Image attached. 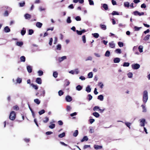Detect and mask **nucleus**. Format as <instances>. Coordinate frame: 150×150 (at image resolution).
<instances>
[{
  "label": "nucleus",
  "mask_w": 150,
  "mask_h": 150,
  "mask_svg": "<svg viewBox=\"0 0 150 150\" xmlns=\"http://www.w3.org/2000/svg\"><path fill=\"white\" fill-rule=\"evenodd\" d=\"M3 8H4L6 10L5 11V12L3 14V15L4 16H8L9 15V13L11 12L12 10V8L7 6H4Z\"/></svg>",
  "instance_id": "1"
},
{
  "label": "nucleus",
  "mask_w": 150,
  "mask_h": 150,
  "mask_svg": "<svg viewBox=\"0 0 150 150\" xmlns=\"http://www.w3.org/2000/svg\"><path fill=\"white\" fill-rule=\"evenodd\" d=\"M148 99V93L146 90L144 91L143 93V101L144 103H146Z\"/></svg>",
  "instance_id": "2"
},
{
  "label": "nucleus",
  "mask_w": 150,
  "mask_h": 150,
  "mask_svg": "<svg viewBox=\"0 0 150 150\" xmlns=\"http://www.w3.org/2000/svg\"><path fill=\"white\" fill-rule=\"evenodd\" d=\"M16 114L15 112L14 111H11L9 116V118L11 120H14L16 118Z\"/></svg>",
  "instance_id": "3"
},
{
  "label": "nucleus",
  "mask_w": 150,
  "mask_h": 150,
  "mask_svg": "<svg viewBox=\"0 0 150 150\" xmlns=\"http://www.w3.org/2000/svg\"><path fill=\"white\" fill-rule=\"evenodd\" d=\"M140 67V65L138 64H133L132 65V67L133 69H137Z\"/></svg>",
  "instance_id": "4"
},
{
  "label": "nucleus",
  "mask_w": 150,
  "mask_h": 150,
  "mask_svg": "<svg viewBox=\"0 0 150 150\" xmlns=\"http://www.w3.org/2000/svg\"><path fill=\"white\" fill-rule=\"evenodd\" d=\"M133 13L135 16L139 15L141 16L143 15L144 14V13L143 12H139L137 11H135L133 12Z\"/></svg>",
  "instance_id": "5"
},
{
  "label": "nucleus",
  "mask_w": 150,
  "mask_h": 150,
  "mask_svg": "<svg viewBox=\"0 0 150 150\" xmlns=\"http://www.w3.org/2000/svg\"><path fill=\"white\" fill-rule=\"evenodd\" d=\"M139 121L140 123V125L141 127H144L146 122L145 120L144 119H140Z\"/></svg>",
  "instance_id": "6"
},
{
  "label": "nucleus",
  "mask_w": 150,
  "mask_h": 150,
  "mask_svg": "<svg viewBox=\"0 0 150 150\" xmlns=\"http://www.w3.org/2000/svg\"><path fill=\"white\" fill-rule=\"evenodd\" d=\"M45 91L44 90H43V91H42V93H41L40 95H39V93L38 92H37L36 94V96H43L44 97L45 96Z\"/></svg>",
  "instance_id": "7"
},
{
  "label": "nucleus",
  "mask_w": 150,
  "mask_h": 150,
  "mask_svg": "<svg viewBox=\"0 0 150 150\" xmlns=\"http://www.w3.org/2000/svg\"><path fill=\"white\" fill-rule=\"evenodd\" d=\"M67 58V57L65 56L62 57H59L58 59V60L59 62H60L66 59Z\"/></svg>",
  "instance_id": "8"
},
{
  "label": "nucleus",
  "mask_w": 150,
  "mask_h": 150,
  "mask_svg": "<svg viewBox=\"0 0 150 150\" xmlns=\"http://www.w3.org/2000/svg\"><path fill=\"white\" fill-rule=\"evenodd\" d=\"M65 99L66 101L68 102H70L72 100V97L69 95L66 96Z\"/></svg>",
  "instance_id": "9"
},
{
  "label": "nucleus",
  "mask_w": 150,
  "mask_h": 150,
  "mask_svg": "<svg viewBox=\"0 0 150 150\" xmlns=\"http://www.w3.org/2000/svg\"><path fill=\"white\" fill-rule=\"evenodd\" d=\"M27 69L29 73H31L32 71V67L28 65L27 67Z\"/></svg>",
  "instance_id": "10"
},
{
  "label": "nucleus",
  "mask_w": 150,
  "mask_h": 150,
  "mask_svg": "<svg viewBox=\"0 0 150 150\" xmlns=\"http://www.w3.org/2000/svg\"><path fill=\"white\" fill-rule=\"evenodd\" d=\"M36 82L38 84H41L42 83V79L40 78H37L36 80Z\"/></svg>",
  "instance_id": "11"
},
{
  "label": "nucleus",
  "mask_w": 150,
  "mask_h": 150,
  "mask_svg": "<svg viewBox=\"0 0 150 150\" xmlns=\"http://www.w3.org/2000/svg\"><path fill=\"white\" fill-rule=\"evenodd\" d=\"M109 47L111 48H114L115 47V45L113 41H112L109 43Z\"/></svg>",
  "instance_id": "12"
},
{
  "label": "nucleus",
  "mask_w": 150,
  "mask_h": 150,
  "mask_svg": "<svg viewBox=\"0 0 150 150\" xmlns=\"http://www.w3.org/2000/svg\"><path fill=\"white\" fill-rule=\"evenodd\" d=\"M94 149L96 150H98L102 148L103 146H102L94 145Z\"/></svg>",
  "instance_id": "13"
},
{
  "label": "nucleus",
  "mask_w": 150,
  "mask_h": 150,
  "mask_svg": "<svg viewBox=\"0 0 150 150\" xmlns=\"http://www.w3.org/2000/svg\"><path fill=\"white\" fill-rule=\"evenodd\" d=\"M120 61V59L118 57H116L114 58L113 62L114 63H118Z\"/></svg>",
  "instance_id": "14"
},
{
  "label": "nucleus",
  "mask_w": 150,
  "mask_h": 150,
  "mask_svg": "<svg viewBox=\"0 0 150 150\" xmlns=\"http://www.w3.org/2000/svg\"><path fill=\"white\" fill-rule=\"evenodd\" d=\"M42 25V24L40 22H38L36 24V26L39 28H40Z\"/></svg>",
  "instance_id": "15"
},
{
  "label": "nucleus",
  "mask_w": 150,
  "mask_h": 150,
  "mask_svg": "<svg viewBox=\"0 0 150 150\" xmlns=\"http://www.w3.org/2000/svg\"><path fill=\"white\" fill-rule=\"evenodd\" d=\"M4 30L6 33H8L11 30L7 26L4 28Z\"/></svg>",
  "instance_id": "16"
},
{
  "label": "nucleus",
  "mask_w": 150,
  "mask_h": 150,
  "mask_svg": "<svg viewBox=\"0 0 150 150\" xmlns=\"http://www.w3.org/2000/svg\"><path fill=\"white\" fill-rule=\"evenodd\" d=\"M23 45V42H16V45L19 46L21 47Z\"/></svg>",
  "instance_id": "17"
},
{
  "label": "nucleus",
  "mask_w": 150,
  "mask_h": 150,
  "mask_svg": "<svg viewBox=\"0 0 150 150\" xmlns=\"http://www.w3.org/2000/svg\"><path fill=\"white\" fill-rule=\"evenodd\" d=\"M24 17L26 19H30L31 17V16L28 13H26L25 14Z\"/></svg>",
  "instance_id": "18"
},
{
  "label": "nucleus",
  "mask_w": 150,
  "mask_h": 150,
  "mask_svg": "<svg viewBox=\"0 0 150 150\" xmlns=\"http://www.w3.org/2000/svg\"><path fill=\"white\" fill-rule=\"evenodd\" d=\"M103 7L105 9V10H107L108 9V6L107 4H102Z\"/></svg>",
  "instance_id": "19"
},
{
  "label": "nucleus",
  "mask_w": 150,
  "mask_h": 150,
  "mask_svg": "<svg viewBox=\"0 0 150 150\" xmlns=\"http://www.w3.org/2000/svg\"><path fill=\"white\" fill-rule=\"evenodd\" d=\"M50 125L49 126V127L51 129H53L55 127V125L54 124L52 123V122H50Z\"/></svg>",
  "instance_id": "20"
},
{
  "label": "nucleus",
  "mask_w": 150,
  "mask_h": 150,
  "mask_svg": "<svg viewBox=\"0 0 150 150\" xmlns=\"http://www.w3.org/2000/svg\"><path fill=\"white\" fill-rule=\"evenodd\" d=\"M86 91L88 93H89L91 91V88H90V86H88L86 87Z\"/></svg>",
  "instance_id": "21"
},
{
  "label": "nucleus",
  "mask_w": 150,
  "mask_h": 150,
  "mask_svg": "<svg viewBox=\"0 0 150 150\" xmlns=\"http://www.w3.org/2000/svg\"><path fill=\"white\" fill-rule=\"evenodd\" d=\"M88 140V138L87 136H85L83 137V139H82L81 141V142H83L84 141H87Z\"/></svg>",
  "instance_id": "22"
},
{
  "label": "nucleus",
  "mask_w": 150,
  "mask_h": 150,
  "mask_svg": "<svg viewBox=\"0 0 150 150\" xmlns=\"http://www.w3.org/2000/svg\"><path fill=\"white\" fill-rule=\"evenodd\" d=\"M25 33L26 29L25 28H23L22 30L21 31V34L22 35H23L25 34Z\"/></svg>",
  "instance_id": "23"
},
{
  "label": "nucleus",
  "mask_w": 150,
  "mask_h": 150,
  "mask_svg": "<svg viewBox=\"0 0 150 150\" xmlns=\"http://www.w3.org/2000/svg\"><path fill=\"white\" fill-rule=\"evenodd\" d=\"M93 115L97 118H98L100 116L98 112H93Z\"/></svg>",
  "instance_id": "24"
},
{
  "label": "nucleus",
  "mask_w": 150,
  "mask_h": 150,
  "mask_svg": "<svg viewBox=\"0 0 150 150\" xmlns=\"http://www.w3.org/2000/svg\"><path fill=\"white\" fill-rule=\"evenodd\" d=\"M103 96L102 95H100L98 97V99L100 101H103Z\"/></svg>",
  "instance_id": "25"
},
{
  "label": "nucleus",
  "mask_w": 150,
  "mask_h": 150,
  "mask_svg": "<svg viewBox=\"0 0 150 150\" xmlns=\"http://www.w3.org/2000/svg\"><path fill=\"white\" fill-rule=\"evenodd\" d=\"M100 27L101 29L103 30H105L106 29V26L104 25L100 24Z\"/></svg>",
  "instance_id": "26"
},
{
  "label": "nucleus",
  "mask_w": 150,
  "mask_h": 150,
  "mask_svg": "<svg viewBox=\"0 0 150 150\" xmlns=\"http://www.w3.org/2000/svg\"><path fill=\"white\" fill-rule=\"evenodd\" d=\"M82 88V87L80 85H78L76 87V90L78 91H81Z\"/></svg>",
  "instance_id": "27"
},
{
  "label": "nucleus",
  "mask_w": 150,
  "mask_h": 150,
  "mask_svg": "<svg viewBox=\"0 0 150 150\" xmlns=\"http://www.w3.org/2000/svg\"><path fill=\"white\" fill-rule=\"evenodd\" d=\"M34 102L35 103L37 104V105H39L40 103V101L37 98L34 99Z\"/></svg>",
  "instance_id": "28"
},
{
  "label": "nucleus",
  "mask_w": 150,
  "mask_h": 150,
  "mask_svg": "<svg viewBox=\"0 0 150 150\" xmlns=\"http://www.w3.org/2000/svg\"><path fill=\"white\" fill-rule=\"evenodd\" d=\"M141 107H142V112H146V109L145 107V106L144 105H141Z\"/></svg>",
  "instance_id": "29"
},
{
  "label": "nucleus",
  "mask_w": 150,
  "mask_h": 150,
  "mask_svg": "<svg viewBox=\"0 0 150 150\" xmlns=\"http://www.w3.org/2000/svg\"><path fill=\"white\" fill-rule=\"evenodd\" d=\"M65 136V132H63L62 133L59 134L58 135V137L60 138H62Z\"/></svg>",
  "instance_id": "30"
},
{
  "label": "nucleus",
  "mask_w": 150,
  "mask_h": 150,
  "mask_svg": "<svg viewBox=\"0 0 150 150\" xmlns=\"http://www.w3.org/2000/svg\"><path fill=\"white\" fill-rule=\"evenodd\" d=\"M143 46L142 45H140L138 47V49L140 52L142 53L143 52Z\"/></svg>",
  "instance_id": "31"
},
{
  "label": "nucleus",
  "mask_w": 150,
  "mask_h": 150,
  "mask_svg": "<svg viewBox=\"0 0 150 150\" xmlns=\"http://www.w3.org/2000/svg\"><path fill=\"white\" fill-rule=\"evenodd\" d=\"M67 23L69 24L71 22V19L70 17H68L67 19Z\"/></svg>",
  "instance_id": "32"
},
{
  "label": "nucleus",
  "mask_w": 150,
  "mask_h": 150,
  "mask_svg": "<svg viewBox=\"0 0 150 150\" xmlns=\"http://www.w3.org/2000/svg\"><path fill=\"white\" fill-rule=\"evenodd\" d=\"M60 144H61L62 145L65 146H68L69 148L70 149H72V148L69 146H68L67 144H65L64 142H60Z\"/></svg>",
  "instance_id": "33"
},
{
  "label": "nucleus",
  "mask_w": 150,
  "mask_h": 150,
  "mask_svg": "<svg viewBox=\"0 0 150 150\" xmlns=\"http://www.w3.org/2000/svg\"><path fill=\"white\" fill-rule=\"evenodd\" d=\"M150 35H147L144 39V40L145 41H147L150 38Z\"/></svg>",
  "instance_id": "34"
},
{
  "label": "nucleus",
  "mask_w": 150,
  "mask_h": 150,
  "mask_svg": "<svg viewBox=\"0 0 150 150\" xmlns=\"http://www.w3.org/2000/svg\"><path fill=\"white\" fill-rule=\"evenodd\" d=\"M110 51L108 50H107L105 54V57H109L110 55Z\"/></svg>",
  "instance_id": "35"
},
{
  "label": "nucleus",
  "mask_w": 150,
  "mask_h": 150,
  "mask_svg": "<svg viewBox=\"0 0 150 150\" xmlns=\"http://www.w3.org/2000/svg\"><path fill=\"white\" fill-rule=\"evenodd\" d=\"M38 76H42L43 74V73L42 71L40 70L38 71Z\"/></svg>",
  "instance_id": "36"
},
{
  "label": "nucleus",
  "mask_w": 150,
  "mask_h": 150,
  "mask_svg": "<svg viewBox=\"0 0 150 150\" xmlns=\"http://www.w3.org/2000/svg\"><path fill=\"white\" fill-rule=\"evenodd\" d=\"M65 85H66V86H68L70 84V82L69 80L67 79H66L65 81Z\"/></svg>",
  "instance_id": "37"
},
{
  "label": "nucleus",
  "mask_w": 150,
  "mask_h": 150,
  "mask_svg": "<svg viewBox=\"0 0 150 150\" xmlns=\"http://www.w3.org/2000/svg\"><path fill=\"white\" fill-rule=\"evenodd\" d=\"M92 35L95 38H98L99 36V35L98 33H92Z\"/></svg>",
  "instance_id": "38"
},
{
  "label": "nucleus",
  "mask_w": 150,
  "mask_h": 150,
  "mask_svg": "<svg viewBox=\"0 0 150 150\" xmlns=\"http://www.w3.org/2000/svg\"><path fill=\"white\" fill-rule=\"evenodd\" d=\"M20 60L21 62H24L25 60V57L24 56H22L20 57Z\"/></svg>",
  "instance_id": "39"
},
{
  "label": "nucleus",
  "mask_w": 150,
  "mask_h": 150,
  "mask_svg": "<svg viewBox=\"0 0 150 150\" xmlns=\"http://www.w3.org/2000/svg\"><path fill=\"white\" fill-rule=\"evenodd\" d=\"M31 86L35 90H37L38 88V87L37 85H35L33 83L31 84Z\"/></svg>",
  "instance_id": "40"
},
{
  "label": "nucleus",
  "mask_w": 150,
  "mask_h": 150,
  "mask_svg": "<svg viewBox=\"0 0 150 150\" xmlns=\"http://www.w3.org/2000/svg\"><path fill=\"white\" fill-rule=\"evenodd\" d=\"M99 109L100 107L98 106H95L93 108V110L95 111L99 110Z\"/></svg>",
  "instance_id": "41"
},
{
  "label": "nucleus",
  "mask_w": 150,
  "mask_h": 150,
  "mask_svg": "<svg viewBox=\"0 0 150 150\" xmlns=\"http://www.w3.org/2000/svg\"><path fill=\"white\" fill-rule=\"evenodd\" d=\"M78 134V130H75L74 131V132L73 133V136L74 137H76Z\"/></svg>",
  "instance_id": "42"
},
{
  "label": "nucleus",
  "mask_w": 150,
  "mask_h": 150,
  "mask_svg": "<svg viewBox=\"0 0 150 150\" xmlns=\"http://www.w3.org/2000/svg\"><path fill=\"white\" fill-rule=\"evenodd\" d=\"M98 86H100V87L101 88H103V84L101 82H100L98 83Z\"/></svg>",
  "instance_id": "43"
},
{
  "label": "nucleus",
  "mask_w": 150,
  "mask_h": 150,
  "mask_svg": "<svg viewBox=\"0 0 150 150\" xmlns=\"http://www.w3.org/2000/svg\"><path fill=\"white\" fill-rule=\"evenodd\" d=\"M61 45L60 44H58L56 47V49L58 50H60L61 49Z\"/></svg>",
  "instance_id": "44"
},
{
  "label": "nucleus",
  "mask_w": 150,
  "mask_h": 150,
  "mask_svg": "<svg viewBox=\"0 0 150 150\" xmlns=\"http://www.w3.org/2000/svg\"><path fill=\"white\" fill-rule=\"evenodd\" d=\"M115 52L117 54H121V50L120 49H116Z\"/></svg>",
  "instance_id": "45"
},
{
  "label": "nucleus",
  "mask_w": 150,
  "mask_h": 150,
  "mask_svg": "<svg viewBox=\"0 0 150 150\" xmlns=\"http://www.w3.org/2000/svg\"><path fill=\"white\" fill-rule=\"evenodd\" d=\"M128 76V78H132L133 76V74L131 72H129L127 74Z\"/></svg>",
  "instance_id": "46"
},
{
  "label": "nucleus",
  "mask_w": 150,
  "mask_h": 150,
  "mask_svg": "<svg viewBox=\"0 0 150 150\" xmlns=\"http://www.w3.org/2000/svg\"><path fill=\"white\" fill-rule=\"evenodd\" d=\"M88 76L89 78H91L93 77V74L92 72H90L88 73Z\"/></svg>",
  "instance_id": "47"
},
{
  "label": "nucleus",
  "mask_w": 150,
  "mask_h": 150,
  "mask_svg": "<svg viewBox=\"0 0 150 150\" xmlns=\"http://www.w3.org/2000/svg\"><path fill=\"white\" fill-rule=\"evenodd\" d=\"M141 28L142 27H138L136 26H135L134 28V30L135 31H139Z\"/></svg>",
  "instance_id": "48"
},
{
  "label": "nucleus",
  "mask_w": 150,
  "mask_h": 150,
  "mask_svg": "<svg viewBox=\"0 0 150 150\" xmlns=\"http://www.w3.org/2000/svg\"><path fill=\"white\" fill-rule=\"evenodd\" d=\"M129 62H124L123 65V66L124 67H128L129 65Z\"/></svg>",
  "instance_id": "49"
},
{
  "label": "nucleus",
  "mask_w": 150,
  "mask_h": 150,
  "mask_svg": "<svg viewBox=\"0 0 150 150\" xmlns=\"http://www.w3.org/2000/svg\"><path fill=\"white\" fill-rule=\"evenodd\" d=\"M112 14L113 15H119V13L118 12L115 11H113L112 13Z\"/></svg>",
  "instance_id": "50"
},
{
  "label": "nucleus",
  "mask_w": 150,
  "mask_h": 150,
  "mask_svg": "<svg viewBox=\"0 0 150 150\" xmlns=\"http://www.w3.org/2000/svg\"><path fill=\"white\" fill-rule=\"evenodd\" d=\"M53 76L55 78L57 77L58 76V73L57 71H54L53 74Z\"/></svg>",
  "instance_id": "51"
},
{
  "label": "nucleus",
  "mask_w": 150,
  "mask_h": 150,
  "mask_svg": "<svg viewBox=\"0 0 150 150\" xmlns=\"http://www.w3.org/2000/svg\"><path fill=\"white\" fill-rule=\"evenodd\" d=\"M39 9L40 11H45L46 10V8H44L42 7V6H40L39 7Z\"/></svg>",
  "instance_id": "52"
},
{
  "label": "nucleus",
  "mask_w": 150,
  "mask_h": 150,
  "mask_svg": "<svg viewBox=\"0 0 150 150\" xmlns=\"http://www.w3.org/2000/svg\"><path fill=\"white\" fill-rule=\"evenodd\" d=\"M124 5L125 7H129V3L128 2H126L124 3Z\"/></svg>",
  "instance_id": "53"
},
{
  "label": "nucleus",
  "mask_w": 150,
  "mask_h": 150,
  "mask_svg": "<svg viewBox=\"0 0 150 150\" xmlns=\"http://www.w3.org/2000/svg\"><path fill=\"white\" fill-rule=\"evenodd\" d=\"M118 44L120 47H122L123 46V43L121 42H119Z\"/></svg>",
  "instance_id": "54"
},
{
  "label": "nucleus",
  "mask_w": 150,
  "mask_h": 150,
  "mask_svg": "<svg viewBox=\"0 0 150 150\" xmlns=\"http://www.w3.org/2000/svg\"><path fill=\"white\" fill-rule=\"evenodd\" d=\"M34 33V31L32 29H29L28 30V34L32 35Z\"/></svg>",
  "instance_id": "55"
},
{
  "label": "nucleus",
  "mask_w": 150,
  "mask_h": 150,
  "mask_svg": "<svg viewBox=\"0 0 150 150\" xmlns=\"http://www.w3.org/2000/svg\"><path fill=\"white\" fill-rule=\"evenodd\" d=\"M125 125L128 127L129 129L130 128V126L131 125V123L129 122H125Z\"/></svg>",
  "instance_id": "56"
},
{
  "label": "nucleus",
  "mask_w": 150,
  "mask_h": 150,
  "mask_svg": "<svg viewBox=\"0 0 150 150\" xmlns=\"http://www.w3.org/2000/svg\"><path fill=\"white\" fill-rule=\"evenodd\" d=\"M25 4V2L23 1L22 3H19V6L21 7H23L24 6Z\"/></svg>",
  "instance_id": "57"
},
{
  "label": "nucleus",
  "mask_w": 150,
  "mask_h": 150,
  "mask_svg": "<svg viewBox=\"0 0 150 150\" xmlns=\"http://www.w3.org/2000/svg\"><path fill=\"white\" fill-rule=\"evenodd\" d=\"M16 81L17 83H21L22 82V79L18 78L16 79Z\"/></svg>",
  "instance_id": "58"
},
{
  "label": "nucleus",
  "mask_w": 150,
  "mask_h": 150,
  "mask_svg": "<svg viewBox=\"0 0 150 150\" xmlns=\"http://www.w3.org/2000/svg\"><path fill=\"white\" fill-rule=\"evenodd\" d=\"M45 112V110H42L39 112L38 113L40 115H41Z\"/></svg>",
  "instance_id": "59"
},
{
  "label": "nucleus",
  "mask_w": 150,
  "mask_h": 150,
  "mask_svg": "<svg viewBox=\"0 0 150 150\" xmlns=\"http://www.w3.org/2000/svg\"><path fill=\"white\" fill-rule=\"evenodd\" d=\"M82 40L83 42L84 43H85L86 42V37L84 35H83L82 37Z\"/></svg>",
  "instance_id": "60"
},
{
  "label": "nucleus",
  "mask_w": 150,
  "mask_h": 150,
  "mask_svg": "<svg viewBox=\"0 0 150 150\" xmlns=\"http://www.w3.org/2000/svg\"><path fill=\"white\" fill-rule=\"evenodd\" d=\"M64 94V92L62 90H60L58 92V94L59 96H61Z\"/></svg>",
  "instance_id": "61"
},
{
  "label": "nucleus",
  "mask_w": 150,
  "mask_h": 150,
  "mask_svg": "<svg viewBox=\"0 0 150 150\" xmlns=\"http://www.w3.org/2000/svg\"><path fill=\"white\" fill-rule=\"evenodd\" d=\"M75 20L77 21H81V19L79 16H77L75 18Z\"/></svg>",
  "instance_id": "62"
},
{
  "label": "nucleus",
  "mask_w": 150,
  "mask_h": 150,
  "mask_svg": "<svg viewBox=\"0 0 150 150\" xmlns=\"http://www.w3.org/2000/svg\"><path fill=\"white\" fill-rule=\"evenodd\" d=\"M71 110V108L69 105H67V107L66 110L67 111H69Z\"/></svg>",
  "instance_id": "63"
},
{
  "label": "nucleus",
  "mask_w": 150,
  "mask_h": 150,
  "mask_svg": "<svg viewBox=\"0 0 150 150\" xmlns=\"http://www.w3.org/2000/svg\"><path fill=\"white\" fill-rule=\"evenodd\" d=\"M88 1L89 2V4L91 5H94V3L93 1L92 0H88Z\"/></svg>",
  "instance_id": "64"
}]
</instances>
